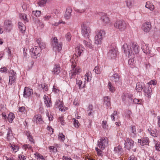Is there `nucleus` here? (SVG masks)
Segmentation results:
<instances>
[{
    "label": "nucleus",
    "mask_w": 160,
    "mask_h": 160,
    "mask_svg": "<svg viewBox=\"0 0 160 160\" xmlns=\"http://www.w3.org/2000/svg\"><path fill=\"white\" fill-rule=\"evenodd\" d=\"M31 52L32 57L34 58H36L37 56H39L40 53L41 51V49L39 48H38L37 46H35L33 48H31L30 50Z\"/></svg>",
    "instance_id": "7"
},
{
    "label": "nucleus",
    "mask_w": 160,
    "mask_h": 160,
    "mask_svg": "<svg viewBox=\"0 0 160 160\" xmlns=\"http://www.w3.org/2000/svg\"><path fill=\"white\" fill-rule=\"evenodd\" d=\"M145 7L149 9L151 11H152L154 8V6L152 3L149 1L147 2Z\"/></svg>",
    "instance_id": "30"
},
{
    "label": "nucleus",
    "mask_w": 160,
    "mask_h": 160,
    "mask_svg": "<svg viewBox=\"0 0 160 160\" xmlns=\"http://www.w3.org/2000/svg\"><path fill=\"white\" fill-rule=\"evenodd\" d=\"M26 135L28 137V138L29 141L33 143H34V140L33 139L32 136L31 135L29 132H27Z\"/></svg>",
    "instance_id": "39"
},
{
    "label": "nucleus",
    "mask_w": 160,
    "mask_h": 160,
    "mask_svg": "<svg viewBox=\"0 0 160 160\" xmlns=\"http://www.w3.org/2000/svg\"><path fill=\"white\" fill-rule=\"evenodd\" d=\"M90 74H91V73L88 72H87L85 75V79L86 80H87L88 82L89 81L91 78Z\"/></svg>",
    "instance_id": "45"
},
{
    "label": "nucleus",
    "mask_w": 160,
    "mask_h": 160,
    "mask_svg": "<svg viewBox=\"0 0 160 160\" xmlns=\"http://www.w3.org/2000/svg\"><path fill=\"white\" fill-rule=\"evenodd\" d=\"M10 76H16V72H14L13 70H11L9 72Z\"/></svg>",
    "instance_id": "62"
},
{
    "label": "nucleus",
    "mask_w": 160,
    "mask_h": 160,
    "mask_svg": "<svg viewBox=\"0 0 160 160\" xmlns=\"http://www.w3.org/2000/svg\"><path fill=\"white\" fill-rule=\"evenodd\" d=\"M117 52V48H112L109 50V51L108 53V55L112 58H114L116 57Z\"/></svg>",
    "instance_id": "13"
},
{
    "label": "nucleus",
    "mask_w": 160,
    "mask_h": 160,
    "mask_svg": "<svg viewBox=\"0 0 160 160\" xmlns=\"http://www.w3.org/2000/svg\"><path fill=\"white\" fill-rule=\"evenodd\" d=\"M41 87L43 90H45L46 91H47L48 90V87L45 84H42Z\"/></svg>",
    "instance_id": "56"
},
{
    "label": "nucleus",
    "mask_w": 160,
    "mask_h": 160,
    "mask_svg": "<svg viewBox=\"0 0 160 160\" xmlns=\"http://www.w3.org/2000/svg\"><path fill=\"white\" fill-rule=\"evenodd\" d=\"M65 37L67 41H70L71 40V35L70 32L67 33L65 35Z\"/></svg>",
    "instance_id": "53"
},
{
    "label": "nucleus",
    "mask_w": 160,
    "mask_h": 160,
    "mask_svg": "<svg viewBox=\"0 0 160 160\" xmlns=\"http://www.w3.org/2000/svg\"><path fill=\"white\" fill-rule=\"evenodd\" d=\"M111 78L112 81L115 82H118L119 81V76L117 73L114 74L111 77Z\"/></svg>",
    "instance_id": "28"
},
{
    "label": "nucleus",
    "mask_w": 160,
    "mask_h": 160,
    "mask_svg": "<svg viewBox=\"0 0 160 160\" xmlns=\"http://www.w3.org/2000/svg\"><path fill=\"white\" fill-rule=\"evenodd\" d=\"M4 26L5 29L8 32L10 31L13 26L12 21L9 20H5Z\"/></svg>",
    "instance_id": "9"
},
{
    "label": "nucleus",
    "mask_w": 160,
    "mask_h": 160,
    "mask_svg": "<svg viewBox=\"0 0 160 160\" xmlns=\"http://www.w3.org/2000/svg\"><path fill=\"white\" fill-rule=\"evenodd\" d=\"M76 84L78 85L79 88H83L84 87V84L82 85V81L81 80L78 81V80L76 79Z\"/></svg>",
    "instance_id": "44"
},
{
    "label": "nucleus",
    "mask_w": 160,
    "mask_h": 160,
    "mask_svg": "<svg viewBox=\"0 0 160 160\" xmlns=\"http://www.w3.org/2000/svg\"><path fill=\"white\" fill-rule=\"evenodd\" d=\"M145 95L147 97L150 98L151 97V93L152 92V89L149 86L145 87L144 90Z\"/></svg>",
    "instance_id": "22"
},
{
    "label": "nucleus",
    "mask_w": 160,
    "mask_h": 160,
    "mask_svg": "<svg viewBox=\"0 0 160 160\" xmlns=\"http://www.w3.org/2000/svg\"><path fill=\"white\" fill-rule=\"evenodd\" d=\"M18 28L22 33L24 32L26 30V27L23 23L21 22H18Z\"/></svg>",
    "instance_id": "29"
},
{
    "label": "nucleus",
    "mask_w": 160,
    "mask_h": 160,
    "mask_svg": "<svg viewBox=\"0 0 160 160\" xmlns=\"http://www.w3.org/2000/svg\"><path fill=\"white\" fill-rule=\"evenodd\" d=\"M114 150L116 153L121 154L122 152V149L120 146L115 147Z\"/></svg>",
    "instance_id": "33"
},
{
    "label": "nucleus",
    "mask_w": 160,
    "mask_h": 160,
    "mask_svg": "<svg viewBox=\"0 0 160 160\" xmlns=\"http://www.w3.org/2000/svg\"><path fill=\"white\" fill-rule=\"evenodd\" d=\"M16 78V76H10L9 80V85H12V84L15 82V80Z\"/></svg>",
    "instance_id": "36"
},
{
    "label": "nucleus",
    "mask_w": 160,
    "mask_h": 160,
    "mask_svg": "<svg viewBox=\"0 0 160 160\" xmlns=\"http://www.w3.org/2000/svg\"><path fill=\"white\" fill-rule=\"evenodd\" d=\"M143 89V86L140 82H138L137 83L136 89L138 92L141 91Z\"/></svg>",
    "instance_id": "34"
},
{
    "label": "nucleus",
    "mask_w": 160,
    "mask_h": 160,
    "mask_svg": "<svg viewBox=\"0 0 160 160\" xmlns=\"http://www.w3.org/2000/svg\"><path fill=\"white\" fill-rule=\"evenodd\" d=\"M39 45V48L41 49H42L44 48H45L46 46V44L45 43L42 42H41V43H40V44Z\"/></svg>",
    "instance_id": "51"
},
{
    "label": "nucleus",
    "mask_w": 160,
    "mask_h": 160,
    "mask_svg": "<svg viewBox=\"0 0 160 160\" xmlns=\"http://www.w3.org/2000/svg\"><path fill=\"white\" fill-rule=\"evenodd\" d=\"M104 104L106 105L108 107H109L111 105L110 99L108 97L106 96L103 98Z\"/></svg>",
    "instance_id": "27"
},
{
    "label": "nucleus",
    "mask_w": 160,
    "mask_h": 160,
    "mask_svg": "<svg viewBox=\"0 0 160 160\" xmlns=\"http://www.w3.org/2000/svg\"><path fill=\"white\" fill-rule=\"evenodd\" d=\"M101 21L104 23H107L109 22V20L108 18L106 15L103 14L101 18Z\"/></svg>",
    "instance_id": "26"
},
{
    "label": "nucleus",
    "mask_w": 160,
    "mask_h": 160,
    "mask_svg": "<svg viewBox=\"0 0 160 160\" xmlns=\"http://www.w3.org/2000/svg\"><path fill=\"white\" fill-rule=\"evenodd\" d=\"M61 71V68L59 64H55L54 66L52 72L55 74L57 75Z\"/></svg>",
    "instance_id": "24"
},
{
    "label": "nucleus",
    "mask_w": 160,
    "mask_h": 160,
    "mask_svg": "<svg viewBox=\"0 0 160 160\" xmlns=\"http://www.w3.org/2000/svg\"><path fill=\"white\" fill-rule=\"evenodd\" d=\"M149 139L147 138H143L142 139L138 140V143H140L142 146L148 144Z\"/></svg>",
    "instance_id": "25"
},
{
    "label": "nucleus",
    "mask_w": 160,
    "mask_h": 160,
    "mask_svg": "<svg viewBox=\"0 0 160 160\" xmlns=\"http://www.w3.org/2000/svg\"><path fill=\"white\" fill-rule=\"evenodd\" d=\"M148 130L149 132V133H150V134L152 136H153L154 137H157V133L155 132L154 131H152L151 129L149 130L148 129Z\"/></svg>",
    "instance_id": "52"
},
{
    "label": "nucleus",
    "mask_w": 160,
    "mask_h": 160,
    "mask_svg": "<svg viewBox=\"0 0 160 160\" xmlns=\"http://www.w3.org/2000/svg\"><path fill=\"white\" fill-rule=\"evenodd\" d=\"M51 42L54 50L58 52L60 51L62 49V44L61 43H59L58 39L56 37H54L53 39L51 40Z\"/></svg>",
    "instance_id": "4"
},
{
    "label": "nucleus",
    "mask_w": 160,
    "mask_h": 160,
    "mask_svg": "<svg viewBox=\"0 0 160 160\" xmlns=\"http://www.w3.org/2000/svg\"><path fill=\"white\" fill-rule=\"evenodd\" d=\"M93 71L97 74H100L101 72L100 69L98 66H96Z\"/></svg>",
    "instance_id": "47"
},
{
    "label": "nucleus",
    "mask_w": 160,
    "mask_h": 160,
    "mask_svg": "<svg viewBox=\"0 0 160 160\" xmlns=\"http://www.w3.org/2000/svg\"><path fill=\"white\" fill-rule=\"evenodd\" d=\"M108 88L110 90V91H111L112 92H113L115 91V88L112 86L111 82H108Z\"/></svg>",
    "instance_id": "42"
},
{
    "label": "nucleus",
    "mask_w": 160,
    "mask_h": 160,
    "mask_svg": "<svg viewBox=\"0 0 160 160\" xmlns=\"http://www.w3.org/2000/svg\"><path fill=\"white\" fill-rule=\"evenodd\" d=\"M32 14L37 17H39L41 14V12L40 11L36 10L33 11Z\"/></svg>",
    "instance_id": "46"
},
{
    "label": "nucleus",
    "mask_w": 160,
    "mask_h": 160,
    "mask_svg": "<svg viewBox=\"0 0 160 160\" xmlns=\"http://www.w3.org/2000/svg\"><path fill=\"white\" fill-rule=\"evenodd\" d=\"M25 108L24 107L22 106L19 107V111L21 112H24L25 111Z\"/></svg>",
    "instance_id": "59"
},
{
    "label": "nucleus",
    "mask_w": 160,
    "mask_h": 160,
    "mask_svg": "<svg viewBox=\"0 0 160 160\" xmlns=\"http://www.w3.org/2000/svg\"><path fill=\"white\" fill-rule=\"evenodd\" d=\"M134 60L133 58H131L128 61V63L130 65H133L134 64Z\"/></svg>",
    "instance_id": "58"
},
{
    "label": "nucleus",
    "mask_w": 160,
    "mask_h": 160,
    "mask_svg": "<svg viewBox=\"0 0 160 160\" xmlns=\"http://www.w3.org/2000/svg\"><path fill=\"white\" fill-rule=\"evenodd\" d=\"M78 54L75 53L74 54L72 58L70 60L71 62H72V66L74 67L76 66V62L78 60Z\"/></svg>",
    "instance_id": "23"
},
{
    "label": "nucleus",
    "mask_w": 160,
    "mask_h": 160,
    "mask_svg": "<svg viewBox=\"0 0 160 160\" xmlns=\"http://www.w3.org/2000/svg\"><path fill=\"white\" fill-rule=\"evenodd\" d=\"M21 18L24 21L28 22V19L27 18V15L24 13H21L20 14Z\"/></svg>",
    "instance_id": "41"
},
{
    "label": "nucleus",
    "mask_w": 160,
    "mask_h": 160,
    "mask_svg": "<svg viewBox=\"0 0 160 160\" xmlns=\"http://www.w3.org/2000/svg\"><path fill=\"white\" fill-rule=\"evenodd\" d=\"M33 121L34 122H36L38 124H41L43 122L41 115L40 114L35 115L33 118Z\"/></svg>",
    "instance_id": "14"
},
{
    "label": "nucleus",
    "mask_w": 160,
    "mask_h": 160,
    "mask_svg": "<svg viewBox=\"0 0 160 160\" xmlns=\"http://www.w3.org/2000/svg\"><path fill=\"white\" fill-rule=\"evenodd\" d=\"M72 120L73 121V124L75 127L78 128L80 124L79 123L78 121L75 118H73Z\"/></svg>",
    "instance_id": "43"
},
{
    "label": "nucleus",
    "mask_w": 160,
    "mask_h": 160,
    "mask_svg": "<svg viewBox=\"0 0 160 160\" xmlns=\"http://www.w3.org/2000/svg\"><path fill=\"white\" fill-rule=\"evenodd\" d=\"M128 160H137L136 158H135L134 155L131 156L129 158Z\"/></svg>",
    "instance_id": "64"
},
{
    "label": "nucleus",
    "mask_w": 160,
    "mask_h": 160,
    "mask_svg": "<svg viewBox=\"0 0 160 160\" xmlns=\"http://www.w3.org/2000/svg\"><path fill=\"white\" fill-rule=\"evenodd\" d=\"M107 122L106 121H103L102 122V126L103 128L106 129L107 128Z\"/></svg>",
    "instance_id": "61"
},
{
    "label": "nucleus",
    "mask_w": 160,
    "mask_h": 160,
    "mask_svg": "<svg viewBox=\"0 0 160 160\" xmlns=\"http://www.w3.org/2000/svg\"><path fill=\"white\" fill-rule=\"evenodd\" d=\"M33 93L32 89L26 87L24 88L23 96L25 98H27L29 97Z\"/></svg>",
    "instance_id": "10"
},
{
    "label": "nucleus",
    "mask_w": 160,
    "mask_h": 160,
    "mask_svg": "<svg viewBox=\"0 0 160 160\" xmlns=\"http://www.w3.org/2000/svg\"><path fill=\"white\" fill-rule=\"evenodd\" d=\"M84 49V48L82 47V45L78 44L75 48V53L80 56Z\"/></svg>",
    "instance_id": "16"
},
{
    "label": "nucleus",
    "mask_w": 160,
    "mask_h": 160,
    "mask_svg": "<svg viewBox=\"0 0 160 160\" xmlns=\"http://www.w3.org/2000/svg\"><path fill=\"white\" fill-rule=\"evenodd\" d=\"M14 118V115L13 113H10L8 115L7 118L10 122H12Z\"/></svg>",
    "instance_id": "35"
},
{
    "label": "nucleus",
    "mask_w": 160,
    "mask_h": 160,
    "mask_svg": "<svg viewBox=\"0 0 160 160\" xmlns=\"http://www.w3.org/2000/svg\"><path fill=\"white\" fill-rule=\"evenodd\" d=\"M142 49L144 52L146 54H150L151 52V51L148 48L146 45L143 46Z\"/></svg>",
    "instance_id": "31"
},
{
    "label": "nucleus",
    "mask_w": 160,
    "mask_h": 160,
    "mask_svg": "<svg viewBox=\"0 0 160 160\" xmlns=\"http://www.w3.org/2000/svg\"><path fill=\"white\" fill-rule=\"evenodd\" d=\"M72 10L71 7H68L66 9L65 13V17L67 19H69L71 16Z\"/></svg>",
    "instance_id": "21"
},
{
    "label": "nucleus",
    "mask_w": 160,
    "mask_h": 160,
    "mask_svg": "<svg viewBox=\"0 0 160 160\" xmlns=\"http://www.w3.org/2000/svg\"><path fill=\"white\" fill-rule=\"evenodd\" d=\"M46 2L45 0H38L37 4L39 6L41 7L44 6Z\"/></svg>",
    "instance_id": "37"
},
{
    "label": "nucleus",
    "mask_w": 160,
    "mask_h": 160,
    "mask_svg": "<svg viewBox=\"0 0 160 160\" xmlns=\"http://www.w3.org/2000/svg\"><path fill=\"white\" fill-rule=\"evenodd\" d=\"M63 102L58 99L57 100L54 105V108H58L60 110L62 111L64 109Z\"/></svg>",
    "instance_id": "15"
},
{
    "label": "nucleus",
    "mask_w": 160,
    "mask_h": 160,
    "mask_svg": "<svg viewBox=\"0 0 160 160\" xmlns=\"http://www.w3.org/2000/svg\"><path fill=\"white\" fill-rule=\"evenodd\" d=\"M129 132L131 137L134 138L136 135V127L135 126H131L129 130Z\"/></svg>",
    "instance_id": "17"
},
{
    "label": "nucleus",
    "mask_w": 160,
    "mask_h": 160,
    "mask_svg": "<svg viewBox=\"0 0 160 160\" xmlns=\"http://www.w3.org/2000/svg\"><path fill=\"white\" fill-rule=\"evenodd\" d=\"M129 47L127 44L125 43L123 45L122 49L124 51L125 53L126 54H128L129 56H131L132 53H131L130 49H129Z\"/></svg>",
    "instance_id": "19"
},
{
    "label": "nucleus",
    "mask_w": 160,
    "mask_h": 160,
    "mask_svg": "<svg viewBox=\"0 0 160 160\" xmlns=\"http://www.w3.org/2000/svg\"><path fill=\"white\" fill-rule=\"evenodd\" d=\"M35 23L38 27H39L42 28H43L44 26L43 23L41 22L40 20L38 19H37L35 20Z\"/></svg>",
    "instance_id": "32"
},
{
    "label": "nucleus",
    "mask_w": 160,
    "mask_h": 160,
    "mask_svg": "<svg viewBox=\"0 0 160 160\" xmlns=\"http://www.w3.org/2000/svg\"><path fill=\"white\" fill-rule=\"evenodd\" d=\"M83 44L87 47L90 48H93V45L92 44V41L89 39V37L86 38V40L83 41Z\"/></svg>",
    "instance_id": "18"
},
{
    "label": "nucleus",
    "mask_w": 160,
    "mask_h": 160,
    "mask_svg": "<svg viewBox=\"0 0 160 160\" xmlns=\"http://www.w3.org/2000/svg\"><path fill=\"white\" fill-rule=\"evenodd\" d=\"M58 138L61 140L63 141L65 139V136L63 133H60L58 135Z\"/></svg>",
    "instance_id": "54"
},
{
    "label": "nucleus",
    "mask_w": 160,
    "mask_h": 160,
    "mask_svg": "<svg viewBox=\"0 0 160 160\" xmlns=\"http://www.w3.org/2000/svg\"><path fill=\"white\" fill-rule=\"evenodd\" d=\"M108 143L107 138L103 137L98 141V146L101 149L103 150L105 148L106 145Z\"/></svg>",
    "instance_id": "6"
},
{
    "label": "nucleus",
    "mask_w": 160,
    "mask_h": 160,
    "mask_svg": "<svg viewBox=\"0 0 160 160\" xmlns=\"http://www.w3.org/2000/svg\"><path fill=\"white\" fill-rule=\"evenodd\" d=\"M36 155L37 156L38 159L39 160H45L43 156L38 153H36Z\"/></svg>",
    "instance_id": "49"
},
{
    "label": "nucleus",
    "mask_w": 160,
    "mask_h": 160,
    "mask_svg": "<svg viewBox=\"0 0 160 160\" xmlns=\"http://www.w3.org/2000/svg\"><path fill=\"white\" fill-rule=\"evenodd\" d=\"M127 6L130 8L132 7L134 2V0H126Z\"/></svg>",
    "instance_id": "38"
},
{
    "label": "nucleus",
    "mask_w": 160,
    "mask_h": 160,
    "mask_svg": "<svg viewBox=\"0 0 160 160\" xmlns=\"http://www.w3.org/2000/svg\"><path fill=\"white\" fill-rule=\"evenodd\" d=\"M10 146L11 147L13 151L15 152H17L19 149V147L17 145H15L10 143Z\"/></svg>",
    "instance_id": "40"
},
{
    "label": "nucleus",
    "mask_w": 160,
    "mask_h": 160,
    "mask_svg": "<svg viewBox=\"0 0 160 160\" xmlns=\"http://www.w3.org/2000/svg\"><path fill=\"white\" fill-rule=\"evenodd\" d=\"M72 69L70 71V73L71 78H75V76L79 73L82 71L81 68H75V67L72 66Z\"/></svg>",
    "instance_id": "8"
},
{
    "label": "nucleus",
    "mask_w": 160,
    "mask_h": 160,
    "mask_svg": "<svg viewBox=\"0 0 160 160\" xmlns=\"http://www.w3.org/2000/svg\"><path fill=\"white\" fill-rule=\"evenodd\" d=\"M81 30L82 34L84 37H89V33L91 32V29L89 27L83 23L81 25Z\"/></svg>",
    "instance_id": "5"
},
{
    "label": "nucleus",
    "mask_w": 160,
    "mask_h": 160,
    "mask_svg": "<svg viewBox=\"0 0 160 160\" xmlns=\"http://www.w3.org/2000/svg\"><path fill=\"white\" fill-rule=\"evenodd\" d=\"M23 148L25 149H31L32 148V146L28 144H26L23 145Z\"/></svg>",
    "instance_id": "55"
},
{
    "label": "nucleus",
    "mask_w": 160,
    "mask_h": 160,
    "mask_svg": "<svg viewBox=\"0 0 160 160\" xmlns=\"http://www.w3.org/2000/svg\"><path fill=\"white\" fill-rule=\"evenodd\" d=\"M114 27L121 31L125 30L128 26L127 23L124 20H118L114 24Z\"/></svg>",
    "instance_id": "1"
},
{
    "label": "nucleus",
    "mask_w": 160,
    "mask_h": 160,
    "mask_svg": "<svg viewBox=\"0 0 160 160\" xmlns=\"http://www.w3.org/2000/svg\"><path fill=\"white\" fill-rule=\"evenodd\" d=\"M44 102L46 106L48 107H50L52 105L51 100L48 97L45 95L43 97Z\"/></svg>",
    "instance_id": "20"
},
{
    "label": "nucleus",
    "mask_w": 160,
    "mask_h": 160,
    "mask_svg": "<svg viewBox=\"0 0 160 160\" xmlns=\"http://www.w3.org/2000/svg\"><path fill=\"white\" fill-rule=\"evenodd\" d=\"M133 103L137 104H141L142 101L141 100H139L137 98H134L133 100Z\"/></svg>",
    "instance_id": "48"
},
{
    "label": "nucleus",
    "mask_w": 160,
    "mask_h": 160,
    "mask_svg": "<svg viewBox=\"0 0 160 160\" xmlns=\"http://www.w3.org/2000/svg\"><path fill=\"white\" fill-rule=\"evenodd\" d=\"M124 141V148H125L128 150L132 149L133 151H136V148H134V143L133 141L128 138H127Z\"/></svg>",
    "instance_id": "3"
},
{
    "label": "nucleus",
    "mask_w": 160,
    "mask_h": 160,
    "mask_svg": "<svg viewBox=\"0 0 160 160\" xmlns=\"http://www.w3.org/2000/svg\"><path fill=\"white\" fill-rule=\"evenodd\" d=\"M151 27L150 22H146L145 23L143 24L142 28L145 32H148L151 29Z\"/></svg>",
    "instance_id": "12"
},
{
    "label": "nucleus",
    "mask_w": 160,
    "mask_h": 160,
    "mask_svg": "<svg viewBox=\"0 0 160 160\" xmlns=\"http://www.w3.org/2000/svg\"><path fill=\"white\" fill-rule=\"evenodd\" d=\"M95 149L98 156H102L103 155V153L101 150L99 149L97 147Z\"/></svg>",
    "instance_id": "50"
},
{
    "label": "nucleus",
    "mask_w": 160,
    "mask_h": 160,
    "mask_svg": "<svg viewBox=\"0 0 160 160\" xmlns=\"http://www.w3.org/2000/svg\"><path fill=\"white\" fill-rule=\"evenodd\" d=\"M0 71L1 72H6L7 71V69L5 67H3L0 69Z\"/></svg>",
    "instance_id": "63"
},
{
    "label": "nucleus",
    "mask_w": 160,
    "mask_h": 160,
    "mask_svg": "<svg viewBox=\"0 0 160 160\" xmlns=\"http://www.w3.org/2000/svg\"><path fill=\"white\" fill-rule=\"evenodd\" d=\"M126 96L127 98L129 99L132 101V95L131 94H126Z\"/></svg>",
    "instance_id": "60"
},
{
    "label": "nucleus",
    "mask_w": 160,
    "mask_h": 160,
    "mask_svg": "<svg viewBox=\"0 0 160 160\" xmlns=\"http://www.w3.org/2000/svg\"><path fill=\"white\" fill-rule=\"evenodd\" d=\"M139 46L136 43H133L132 44V48L130 47L131 56L134 54H137L138 53V47Z\"/></svg>",
    "instance_id": "11"
},
{
    "label": "nucleus",
    "mask_w": 160,
    "mask_h": 160,
    "mask_svg": "<svg viewBox=\"0 0 160 160\" xmlns=\"http://www.w3.org/2000/svg\"><path fill=\"white\" fill-rule=\"evenodd\" d=\"M105 35V31L103 30H98L95 38V43L97 44H100L102 40Z\"/></svg>",
    "instance_id": "2"
},
{
    "label": "nucleus",
    "mask_w": 160,
    "mask_h": 160,
    "mask_svg": "<svg viewBox=\"0 0 160 160\" xmlns=\"http://www.w3.org/2000/svg\"><path fill=\"white\" fill-rule=\"evenodd\" d=\"M156 150L158 151H160V143L159 142H157L155 145Z\"/></svg>",
    "instance_id": "57"
}]
</instances>
